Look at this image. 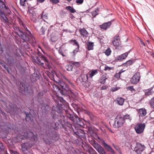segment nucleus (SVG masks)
<instances>
[{
    "instance_id": "obj_1",
    "label": "nucleus",
    "mask_w": 154,
    "mask_h": 154,
    "mask_svg": "<svg viewBox=\"0 0 154 154\" xmlns=\"http://www.w3.org/2000/svg\"><path fill=\"white\" fill-rule=\"evenodd\" d=\"M0 20L4 23L7 24L9 23L8 17L11 13V12L5 2L0 0Z\"/></svg>"
},
{
    "instance_id": "obj_2",
    "label": "nucleus",
    "mask_w": 154,
    "mask_h": 154,
    "mask_svg": "<svg viewBox=\"0 0 154 154\" xmlns=\"http://www.w3.org/2000/svg\"><path fill=\"white\" fill-rule=\"evenodd\" d=\"M28 137L31 138L34 140H36L37 138V136L32 132H29L28 133L26 130H24L22 131H20L18 134L17 137H13L12 140L14 143H16Z\"/></svg>"
},
{
    "instance_id": "obj_3",
    "label": "nucleus",
    "mask_w": 154,
    "mask_h": 154,
    "mask_svg": "<svg viewBox=\"0 0 154 154\" xmlns=\"http://www.w3.org/2000/svg\"><path fill=\"white\" fill-rule=\"evenodd\" d=\"M48 133L46 134L43 137V140L45 143L49 145L52 143V140H56L59 138V136L54 131H48Z\"/></svg>"
},
{
    "instance_id": "obj_4",
    "label": "nucleus",
    "mask_w": 154,
    "mask_h": 154,
    "mask_svg": "<svg viewBox=\"0 0 154 154\" xmlns=\"http://www.w3.org/2000/svg\"><path fill=\"white\" fill-rule=\"evenodd\" d=\"M36 62L38 64L41 65L45 69H50L51 67V64L48 62V60L43 55L41 57H37Z\"/></svg>"
},
{
    "instance_id": "obj_5",
    "label": "nucleus",
    "mask_w": 154,
    "mask_h": 154,
    "mask_svg": "<svg viewBox=\"0 0 154 154\" xmlns=\"http://www.w3.org/2000/svg\"><path fill=\"white\" fill-rule=\"evenodd\" d=\"M125 121L124 117L121 115H118L114 119V122L112 124L113 127L118 128L121 127L125 123Z\"/></svg>"
},
{
    "instance_id": "obj_6",
    "label": "nucleus",
    "mask_w": 154,
    "mask_h": 154,
    "mask_svg": "<svg viewBox=\"0 0 154 154\" xmlns=\"http://www.w3.org/2000/svg\"><path fill=\"white\" fill-rule=\"evenodd\" d=\"M16 33L19 37L22 39L24 42L28 41L30 36L20 30L19 28H17Z\"/></svg>"
},
{
    "instance_id": "obj_7",
    "label": "nucleus",
    "mask_w": 154,
    "mask_h": 154,
    "mask_svg": "<svg viewBox=\"0 0 154 154\" xmlns=\"http://www.w3.org/2000/svg\"><path fill=\"white\" fill-rule=\"evenodd\" d=\"M92 145L99 154H106L105 151L103 148L95 141H94Z\"/></svg>"
},
{
    "instance_id": "obj_8",
    "label": "nucleus",
    "mask_w": 154,
    "mask_h": 154,
    "mask_svg": "<svg viewBox=\"0 0 154 154\" xmlns=\"http://www.w3.org/2000/svg\"><path fill=\"white\" fill-rule=\"evenodd\" d=\"M145 127L144 123H139L136 125L134 127V129L136 132L138 134L143 133Z\"/></svg>"
},
{
    "instance_id": "obj_9",
    "label": "nucleus",
    "mask_w": 154,
    "mask_h": 154,
    "mask_svg": "<svg viewBox=\"0 0 154 154\" xmlns=\"http://www.w3.org/2000/svg\"><path fill=\"white\" fill-rule=\"evenodd\" d=\"M52 111L51 112V114L52 115L53 118L54 119H56L57 118V115L56 114V112H57V113H59L60 116L62 115V113L61 109L58 107H56L54 106L52 107Z\"/></svg>"
},
{
    "instance_id": "obj_10",
    "label": "nucleus",
    "mask_w": 154,
    "mask_h": 154,
    "mask_svg": "<svg viewBox=\"0 0 154 154\" xmlns=\"http://www.w3.org/2000/svg\"><path fill=\"white\" fill-rule=\"evenodd\" d=\"M145 147L144 145L137 143L134 148V151L137 154H140L145 149Z\"/></svg>"
},
{
    "instance_id": "obj_11",
    "label": "nucleus",
    "mask_w": 154,
    "mask_h": 154,
    "mask_svg": "<svg viewBox=\"0 0 154 154\" xmlns=\"http://www.w3.org/2000/svg\"><path fill=\"white\" fill-rule=\"evenodd\" d=\"M140 76L139 72H136L133 76L131 79V82L133 84H137L138 82L140 79Z\"/></svg>"
},
{
    "instance_id": "obj_12",
    "label": "nucleus",
    "mask_w": 154,
    "mask_h": 154,
    "mask_svg": "<svg viewBox=\"0 0 154 154\" xmlns=\"http://www.w3.org/2000/svg\"><path fill=\"white\" fill-rule=\"evenodd\" d=\"M59 85L63 89L67 91H69L71 93H73L69 86L64 81L62 80L60 81Z\"/></svg>"
},
{
    "instance_id": "obj_13",
    "label": "nucleus",
    "mask_w": 154,
    "mask_h": 154,
    "mask_svg": "<svg viewBox=\"0 0 154 154\" xmlns=\"http://www.w3.org/2000/svg\"><path fill=\"white\" fill-rule=\"evenodd\" d=\"M29 14L31 20L34 22L36 23L38 19V16L36 13L33 11L31 10L30 11Z\"/></svg>"
},
{
    "instance_id": "obj_14",
    "label": "nucleus",
    "mask_w": 154,
    "mask_h": 154,
    "mask_svg": "<svg viewBox=\"0 0 154 154\" xmlns=\"http://www.w3.org/2000/svg\"><path fill=\"white\" fill-rule=\"evenodd\" d=\"M72 118L73 119L70 120L76 124L81 125V124L83 123L82 122L77 115H73Z\"/></svg>"
},
{
    "instance_id": "obj_15",
    "label": "nucleus",
    "mask_w": 154,
    "mask_h": 154,
    "mask_svg": "<svg viewBox=\"0 0 154 154\" xmlns=\"http://www.w3.org/2000/svg\"><path fill=\"white\" fill-rule=\"evenodd\" d=\"M112 43L113 45L116 48L118 47L121 44L120 39L119 36H115L112 41Z\"/></svg>"
},
{
    "instance_id": "obj_16",
    "label": "nucleus",
    "mask_w": 154,
    "mask_h": 154,
    "mask_svg": "<svg viewBox=\"0 0 154 154\" xmlns=\"http://www.w3.org/2000/svg\"><path fill=\"white\" fill-rule=\"evenodd\" d=\"M79 32L81 35V37L85 38L88 37V33L85 28L80 29L79 30Z\"/></svg>"
},
{
    "instance_id": "obj_17",
    "label": "nucleus",
    "mask_w": 154,
    "mask_h": 154,
    "mask_svg": "<svg viewBox=\"0 0 154 154\" xmlns=\"http://www.w3.org/2000/svg\"><path fill=\"white\" fill-rule=\"evenodd\" d=\"M22 150H29L31 147V146L28 143H23L21 145Z\"/></svg>"
},
{
    "instance_id": "obj_18",
    "label": "nucleus",
    "mask_w": 154,
    "mask_h": 154,
    "mask_svg": "<svg viewBox=\"0 0 154 154\" xmlns=\"http://www.w3.org/2000/svg\"><path fill=\"white\" fill-rule=\"evenodd\" d=\"M138 112L140 117H143L146 114V109L144 108H141L138 110Z\"/></svg>"
},
{
    "instance_id": "obj_19",
    "label": "nucleus",
    "mask_w": 154,
    "mask_h": 154,
    "mask_svg": "<svg viewBox=\"0 0 154 154\" xmlns=\"http://www.w3.org/2000/svg\"><path fill=\"white\" fill-rule=\"evenodd\" d=\"M65 111L66 114V117L69 118L70 119H73L72 117L74 115L72 111L70 110H65Z\"/></svg>"
},
{
    "instance_id": "obj_20",
    "label": "nucleus",
    "mask_w": 154,
    "mask_h": 154,
    "mask_svg": "<svg viewBox=\"0 0 154 154\" xmlns=\"http://www.w3.org/2000/svg\"><path fill=\"white\" fill-rule=\"evenodd\" d=\"M112 24L110 21L106 22L101 25H100V27L105 29H106L107 28L109 27Z\"/></svg>"
},
{
    "instance_id": "obj_21",
    "label": "nucleus",
    "mask_w": 154,
    "mask_h": 154,
    "mask_svg": "<svg viewBox=\"0 0 154 154\" xmlns=\"http://www.w3.org/2000/svg\"><path fill=\"white\" fill-rule=\"evenodd\" d=\"M107 79V75L104 74L101 77L99 80V82L102 84H104L105 83L106 80Z\"/></svg>"
},
{
    "instance_id": "obj_22",
    "label": "nucleus",
    "mask_w": 154,
    "mask_h": 154,
    "mask_svg": "<svg viewBox=\"0 0 154 154\" xmlns=\"http://www.w3.org/2000/svg\"><path fill=\"white\" fill-rule=\"evenodd\" d=\"M104 145L105 148L108 151L111 152L112 154H115V152L110 146L105 143H104Z\"/></svg>"
},
{
    "instance_id": "obj_23",
    "label": "nucleus",
    "mask_w": 154,
    "mask_h": 154,
    "mask_svg": "<svg viewBox=\"0 0 154 154\" xmlns=\"http://www.w3.org/2000/svg\"><path fill=\"white\" fill-rule=\"evenodd\" d=\"M116 101L119 105L122 106L124 104L125 99L122 97H118L116 99Z\"/></svg>"
},
{
    "instance_id": "obj_24",
    "label": "nucleus",
    "mask_w": 154,
    "mask_h": 154,
    "mask_svg": "<svg viewBox=\"0 0 154 154\" xmlns=\"http://www.w3.org/2000/svg\"><path fill=\"white\" fill-rule=\"evenodd\" d=\"M98 73V71L97 69H92L90 70L88 72L89 77L92 78V77L97 74Z\"/></svg>"
},
{
    "instance_id": "obj_25",
    "label": "nucleus",
    "mask_w": 154,
    "mask_h": 154,
    "mask_svg": "<svg viewBox=\"0 0 154 154\" xmlns=\"http://www.w3.org/2000/svg\"><path fill=\"white\" fill-rule=\"evenodd\" d=\"M30 78L32 81L35 82L38 79V75L37 74L33 73L31 75Z\"/></svg>"
},
{
    "instance_id": "obj_26",
    "label": "nucleus",
    "mask_w": 154,
    "mask_h": 154,
    "mask_svg": "<svg viewBox=\"0 0 154 154\" xmlns=\"http://www.w3.org/2000/svg\"><path fill=\"white\" fill-rule=\"evenodd\" d=\"M129 51L126 52L125 53L122 54L118 57V60H122L125 59L127 57Z\"/></svg>"
},
{
    "instance_id": "obj_27",
    "label": "nucleus",
    "mask_w": 154,
    "mask_h": 154,
    "mask_svg": "<svg viewBox=\"0 0 154 154\" xmlns=\"http://www.w3.org/2000/svg\"><path fill=\"white\" fill-rule=\"evenodd\" d=\"M6 153L3 144L0 142V154H6Z\"/></svg>"
},
{
    "instance_id": "obj_28",
    "label": "nucleus",
    "mask_w": 154,
    "mask_h": 154,
    "mask_svg": "<svg viewBox=\"0 0 154 154\" xmlns=\"http://www.w3.org/2000/svg\"><path fill=\"white\" fill-rule=\"evenodd\" d=\"M87 49L89 51L92 50L93 49L94 43L92 42H89L87 44Z\"/></svg>"
},
{
    "instance_id": "obj_29",
    "label": "nucleus",
    "mask_w": 154,
    "mask_h": 154,
    "mask_svg": "<svg viewBox=\"0 0 154 154\" xmlns=\"http://www.w3.org/2000/svg\"><path fill=\"white\" fill-rule=\"evenodd\" d=\"M99 8H97L94 11H92L91 12V14L93 17H95L98 14L99 12Z\"/></svg>"
},
{
    "instance_id": "obj_30",
    "label": "nucleus",
    "mask_w": 154,
    "mask_h": 154,
    "mask_svg": "<svg viewBox=\"0 0 154 154\" xmlns=\"http://www.w3.org/2000/svg\"><path fill=\"white\" fill-rule=\"evenodd\" d=\"M41 106L42 110L43 111L44 110L45 112H46L49 109V106L48 105H47V104H42Z\"/></svg>"
},
{
    "instance_id": "obj_31",
    "label": "nucleus",
    "mask_w": 154,
    "mask_h": 154,
    "mask_svg": "<svg viewBox=\"0 0 154 154\" xmlns=\"http://www.w3.org/2000/svg\"><path fill=\"white\" fill-rule=\"evenodd\" d=\"M135 61V60H130L127 61L124 64L125 66L128 67L130 65H131Z\"/></svg>"
},
{
    "instance_id": "obj_32",
    "label": "nucleus",
    "mask_w": 154,
    "mask_h": 154,
    "mask_svg": "<svg viewBox=\"0 0 154 154\" xmlns=\"http://www.w3.org/2000/svg\"><path fill=\"white\" fill-rule=\"evenodd\" d=\"M66 68L67 70L69 71H72L73 69H74L73 65L72 64L66 65Z\"/></svg>"
},
{
    "instance_id": "obj_33",
    "label": "nucleus",
    "mask_w": 154,
    "mask_h": 154,
    "mask_svg": "<svg viewBox=\"0 0 154 154\" xmlns=\"http://www.w3.org/2000/svg\"><path fill=\"white\" fill-rule=\"evenodd\" d=\"M66 10L69 11L70 12L72 13H74L76 12L75 10L70 6L66 7Z\"/></svg>"
},
{
    "instance_id": "obj_34",
    "label": "nucleus",
    "mask_w": 154,
    "mask_h": 154,
    "mask_svg": "<svg viewBox=\"0 0 154 154\" xmlns=\"http://www.w3.org/2000/svg\"><path fill=\"white\" fill-rule=\"evenodd\" d=\"M46 29L45 28V27L43 26L42 27L39 31V34L42 35H44L45 34V32Z\"/></svg>"
},
{
    "instance_id": "obj_35",
    "label": "nucleus",
    "mask_w": 154,
    "mask_h": 154,
    "mask_svg": "<svg viewBox=\"0 0 154 154\" xmlns=\"http://www.w3.org/2000/svg\"><path fill=\"white\" fill-rule=\"evenodd\" d=\"M24 113L26 115V120L27 121H29L31 119V118L30 116V114L26 112V111L24 112Z\"/></svg>"
},
{
    "instance_id": "obj_36",
    "label": "nucleus",
    "mask_w": 154,
    "mask_h": 154,
    "mask_svg": "<svg viewBox=\"0 0 154 154\" xmlns=\"http://www.w3.org/2000/svg\"><path fill=\"white\" fill-rule=\"evenodd\" d=\"M111 52V51L109 48H108L104 52L105 54L107 56H109L110 55Z\"/></svg>"
},
{
    "instance_id": "obj_37",
    "label": "nucleus",
    "mask_w": 154,
    "mask_h": 154,
    "mask_svg": "<svg viewBox=\"0 0 154 154\" xmlns=\"http://www.w3.org/2000/svg\"><path fill=\"white\" fill-rule=\"evenodd\" d=\"M81 78L82 79V81L85 82L88 79V75L86 74L82 75L81 76Z\"/></svg>"
},
{
    "instance_id": "obj_38",
    "label": "nucleus",
    "mask_w": 154,
    "mask_h": 154,
    "mask_svg": "<svg viewBox=\"0 0 154 154\" xmlns=\"http://www.w3.org/2000/svg\"><path fill=\"white\" fill-rule=\"evenodd\" d=\"M44 12H43L42 15L41 16V18L43 19V20L46 21V20L48 19V16L46 14H43Z\"/></svg>"
},
{
    "instance_id": "obj_39",
    "label": "nucleus",
    "mask_w": 154,
    "mask_h": 154,
    "mask_svg": "<svg viewBox=\"0 0 154 154\" xmlns=\"http://www.w3.org/2000/svg\"><path fill=\"white\" fill-rule=\"evenodd\" d=\"M72 42L74 43V45H76L77 46V51H79V45L77 42L76 40H74L72 41Z\"/></svg>"
},
{
    "instance_id": "obj_40",
    "label": "nucleus",
    "mask_w": 154,
    "mask_h": 154,
    "mask_svg": "<svg viewBox=\"0 0 154 154\" xmlns=\"http://www.w3.org/2000/svg\"><path fill=\"white\" fill-rule=\"evenodd\" d=\"M150 104L151 107L154 109V97L152 98L150 100Z\"/></svg>"
},
{
    "instance_id": "obj_41",
    "label": "nucleus",
    "mask_w": 154,
    "mask_h": 154,
    "mask_svg": "<svg viewBox=\"0 0 154 154\" xmlns=\"http://www.w3.org/2000/svg\"><path fill=\"white\" fill-rule=\"evenodd\" d=\"M152 89V88H151V89H149L146 90L145 92V95H149L151 94L152 92H151V91Z\"/></svg>"
},
{
    "instance_id": "obj_42",
    "label": "nucleus",
    "mask_w": 154,
    "mask_h": 154,
    "mask_svg": "<svg viewBox=\"0 0 154 154\" xmlns=\"http://www.w3.org/2000/svg\"><path fill=\"white\" fill-rule=\"evenodd\" d=\"M57 40V36H54L53 35H52L51 37V40L53 42H56V41Z\"/></svg>"
},
{
    "instance_id": "obj_43",
    "label": "nucleus",
    "mask_w": 154,
    "mask_h": 154,
    "mask_svg": "<svg viewBox=\"0 0 154 154\" xmlns=\"http://www.w3.org/2000/svg\"><path fill=\"white\" fill-rule=\"evenodd\" d=\"M72 64L73 65L74 69L75 67H78L79 66V63L78 62L72 63Z\"/></svg>"
},
{
    "instance_id": "obj_44",
    "label": "nucleus",
    "mask_w": 154,
    "mask_h": 154,
    "mask_svg": "<svg viewBox=\"0 0 154 154\" xmlns=\"http://www.w3.org/2000/svg\"><path fill=\"white\" fill-rule=\"evenodd\" d=\"M22 86L23 87L22 89H23L24 91L25 92H26L27 91H28V88L27 86L26 85H23Z\"/></svg>"
},
{
    "instance_id": "obj_45",
    "label": "nucleus",
    "mask_w": 154,
    "mask_h": 154,
    "mask_svg": "<svg viewBox=\"0 0 154 154\" xmlns=\"http://www.w3.org/2000/svg\"><path fill=\"white\" fill-rule=\"evenodd\" d=\"M5 56V58L7 59L8 61H9L11 59V57L7 53H6Z\"/></svg>"
},
{
    "instance_id": "obj_46",
    "label": "nucleus",
    "mask_w": 154,
    "mask_h": 154,
    "mask_svg": "<svg viewBox=\"0 0 154 154\" xmlns=\"http://www.w3.org/2000/svg\"><path fill=\"white\" fill-rule=\"evenodd\" d=\"M70 154H77V152L73 148H72L70 149Z\"/></svg>"
},
{
    "instance_id": "obj_47",
    "label": "nucleus",
    "mask_w": 154,
    "mask_h": 154,
    "mask_svg": "<svg viewBox=\"0 0 154 154\" xmlns=\"http://www.w3.org/2000/svg\"><path fill=\"white\" fill-rule=\"evenodd\" d=\"M23 154H32L29 150H25L22 151Z\"/></svg>"
},
{
    "instance_id": "obj_48",
    "label": "nucleus",
    "mask_w": 154,
    "mask_h": 154,
    "mask_svg": "<svg viewBox=\"0 0 154 154\" xmlns=\"http://www.w3.org/2000/svg\"><path fill=\"white\" fill-rule=\"evenodd\" d=\"M119 89V87H113L111 88V90L112 92H115Z\"/></svg>"
},
{
    "instance_id": "obj_49",
    "label": "nucleus",
    "mask_w": 154,
    "mask_h": 154,
    "mask_svg": "<svg viewBox=\"0 0 154 154\" xmlns=\"http://www.w3.org/2000/svg\"><path fill=\"white\" fill-rule=\"evenodd\" d=\"M84 2V0H76V2L78 5H81Z\"/></svg>"
},
{
    "instance_id": "obj_50",
    "label": "nucleus",
    "mask_w": 154,
    "mask_h": 154,
    "mask_svg": "<svg viewBox=\"0 0 154 154\" xmlns=\"http://www.w3.org/2000/svg\"><path fill=\"white\" fill-rule=\"evenodd\" d=\"M26 1V0H20V4L22 6H24Z\"/></svg>"
},
{
    "instance_id": "obj_51",
    "label": "nucleus",
    "mask_w": 154,
    "mask_h": 154,
    "mask_svg": "<svg viewBox=\"0 0 154 154\" xmlns=\"http://www.w3.org/2000/svg\"><path fill=\"white\" fill-rule=\"evenodd\" d=\"M121 74L119 72L118 73H116L115 75V77L117 79L119 78L120 77Z\"/></svg>"
},
{
    "instance_id": "obj_52",
    "label": "nucleus",
    "mask_w": 154,
    "mask_h": 154,
    "mask_svg": "<svg viewBox=\"0 0 154 154\" xmlns=\"http://www.w3.org/2000/svg\"><path fill=\"white\" fill-rule=\"evenodd\" d=\"M107 88V87L105 85L102 86L100 88V89L101 90H106Z\"/></svg>"
},
{
    "instance_id": "obj_53",
    "label": "nucleus",
    "mask_w": 154,
    "mask_h": 154,
    "mask_svg": "<svg viewBox=\"0 0 154 154\" xmlns=\"http://www.w3.org/2000/svg\"><path fill=\"white\" fill-rule=\"evenodd\" d=\"M127 89L128 90H130L131 91L134 90V89L133 87V86H129L128 87Z\"/></svg>"
},
{
    "instance_id": "obj_54",
    "label": "nucleus",
    "mask_w": 154,
    "mask_h": 154,
    "mask_svg": "<svg viewBox=\"0 0 154 154\" xmlns=\"http://www.w3.org/2000/svg\"><path fill=\"white\" fill-rule=\"evenodd\" d=\"M124 118L125 119H130V120L131 119L130 118L129 115L128 114L126 115Z\"/></svg>"
},
{
    "instance_id": "obj_55",
    "label": "nucleus",
    "mask_w": 154,
    "mask_h": 154,
    "mask_svg": "<svg viewBox=\"0 0 154 154\" xmlns=\"http://www.w3.org/2000/svg\"><path fill=\"white\" fill-rule=\"evenodd\" d=\"M22 26L25 29H26V30L28 31V32H29V33L30 34H31V32L28 30V29H27L26 26H25V24L23 23H22Z\"/></svg>"
},
{
    "instance_id": "obj_56",
    "label": "nucleus",
    "mask_w": 154,
    "mask_h": 154,
    "mask_svg": "<svg viewBox=\"0 0 154 154\" xmlns=\"http://www.w3.org/2000/svg\"><path fill=\"white\" fill-rule=\"evenodd\" d=\"M50 1L53 3L56 4L59 2V0H50Z\"/></svg>"
},
{
    "instance_id": "obj_57",
    "label": "nucleus",
    "mask_w": 154,
    "mask_h": 154,
    "mask_svg": "<svg viewBox=\"0 0 154 154\" xmlns=\"http://www.w3.org/2000/svg\"><path fill=\"white\" fill-rule=\"evenodd\" d=\"M11 154H20L18 152H17L16 151H12L11 152Z\"/></svg>"
},
{
    "instance_id": "obj_58",
    "label": "nucleus",
    "mask_w": 154,
    "mask_h": 154,
    "mask_svg": "<svg viewBox=\"0 0 154 154\" xmlns=\"http://www.w3.org/2000/svg\"><path fill=\"white\" fill-rule=\"evenodd\" d=\"M114 148L116 150L118 151H120V148L118 146H115Z\"/></svg>"
},
{
    "instance_id": "obj_59",
    "label": "nucleus",
    "mask_w": 154,
    "mask_h": 154,
    "mask_svg": "<svg viewBox=\"0 0 154 154\" xmlns=\"http://www.w3.org/2000/svg\"><path fill=\"white\" fill-rule=\"evenodd\" d=\"M77 51V48L76 49H75L73 50V51L72 52V53H73L74 55H75L76 54V53L78 51Z\"/></svg>"
},
{
    "instance_id": "obj_60",
    "label": "nucleus",
    "mask_w": 154,
    "mask_h": 154,
    "mask_svg": "<svg viewBox=\"0 0 154 154\" xmlns=\"http://www.w3.org/2000/svg\"><path fill=\"white\" fill-rule=\"evenodd\" d=\"M63 78L65 79V80L67 82H68L69 83H70V81H69V80L66 77L64 76H63Z\"/></svg>"
},
{
    "instance_id": "obj_61",
    "label": "nucleus",
    "mask_w": 154,
    "mask_h": 154,
    "mask_svg": "<svg viewBox=\"0 0 154 154\" xmlns=\"http://www.w3.org/2000/svg\"><path fill=\"white\" fill-rule=\"evenodd\" d=\"M59 53L61 54L62 56H65V55H64L63 54V51H60V50H59Z\"/></svg>"
},
{
    "instance_id": "obj_62",
    "label": "nucleus",
    "mask_w": 154,
    "mask_h": 154,
    "mask_svg": "<svg viewBox=\"0 0 154 154\" xmlns=\"http://www.w3.org/2000/svg\"><path fill=\"white\" fill-rule=\"evenodd\" d=\"M111 69V68L109 67L105 68V70H110Z\"/></svg>"
},
{
    "instance_id": "obj_63",
    "label": "nucleus",
    "mask_w": 154,
    "mask_h": 154,
    "mask_svg": "<svg viewBox=\"0 0 154 154\" xmlns=\"http://www.w3.org/2000/svg\"><path fill=\"white\" fill-rule=\"evenodd\" d=\"M38 2L40 3H42L45 1V0H37Z\"/></svg>"
},
{
    "instance_id": "obj_64",
    "label": "nucleus",
    "mask_w": 154,
    "mask_h": 154,
    "mask_svg": "<svg viewBox=\"0 0 154 154\" xmlns=\"http://www.w3.org/2000/svg\"><path fill=\"white\" fill-rule=\"evenodd\" d=\"M140 43H141V45H144V46L145 45V44L144 43L142 40H141L140 41Z\"/></svg>"
}]
</instances>
